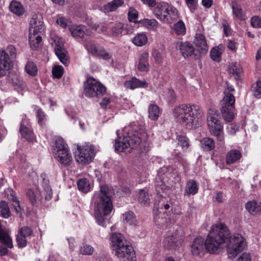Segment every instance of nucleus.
Listing matches in <instances>:
<instances>
[{
    "instance_id": "f257e3e1",
    "label": "nucleus",
    "mask_w": 261,
    "mask_h": 261,
    "mask_svg": "<svg viewBox=\"0 0 261 261\" xmlns=\"http://www.w3.org/2000/svg\"><path fill=\"white\" fill-rule=\"evenodd\" d=\"M205 250L211 254H216L225 247L228 253L236 256L245 247L243 237L240 234L232 236L227 226L222 223L214 225L205 240Z\"/></svg>"
},
{
    "instance_id": "f03ea898",
    "label": "nucleus",
    "mask_w": 261,
    "mask_h": 261,
    "mask_svg": "<svg viewBox=\"0 0 261 261\" xmlns=\"http://www.w3.org/2000/svg\"><path fill=\"white\" fill-rule=\"evenodd\" d=\"M174 116L180 123L185 125L188 129H195L198 119L201 117L202 111L195 105L182 104L176 107L173 110Z\"/></svg>"
},
{
    "instance_id": "7ed1b4c3",
    "label": "nucleus",
    "mask_w": 261,
    "mask_h": 261,
    "mask_svg": "<svg viewBox=\"0 0 261 261\" xmlns=\"http://www.w3.org/2000/svg\"><path fill=\"white\" fill-rule=\"evenodd\" d=\"M109 187L107 185L100 186L99 196L95 204V217L97 223L106 227V216L109 215L113 208Z\"/></svg>"
},
{
    "instance_id": "20e7f679",
    "label": "nucleus",
    "mask_w": 261,
    "mask_h": 261,
    "mask_svg": "<svg viewBox=\"0 0 261 261\" xmlns=\"http://www.w3.org/2000/svg\"><path fill=\"white\" fill-rule=\"evenodd\" d=\"M134 129L123 138L118 137L115 139L114 147L117 152L124 151L128 148H137L142 141L146 140L147 134L143 126L138 125Z\"/></svg>"
},
{
    "instance_id": "39448f33",
    "label": "nucleus",
    "mask_w": 261,
    "mask_h": 261,
    "mask_svg": "<svg viewBox=\"0 0 261 261\" xmlns=\"http://www.w3.org/2000/svg\"><path fill=\"white\" fill-rule=\"evenodd\" d=\"M111 241L113 247V253L119 259H133L134 251L132 246L129 245L121 233H113ZM125 261V260L124 259Z\"/></svg>"
},
{
    "instance_id": "423d86ee",
    "label": "nucleus",
    "mask_w": 261,
    "mask_h": 261,
    "mask_svg": "<svg viewBox=\"0 0 261 261\" xmlns=\"http://www.w3.org/2000/svg\"><path fill=\"white\" fill-rule=\"evenodd\" d=\"M176 172L169 166H164L158 170V177L156 178L155 185V189L158 195L163 197L161 193L166 192L172 187L170 178Z\"/></svg>"
},
{
    "instance_id": "0eeeda50",
    "label": "nucleus",
    "mask_w": 261,
    "mask_h": 261,
    "mask_svg": "<svg viewBox=\"0 0 261 261\" xmlns=\"http://www.w3.org/2000/svg\"><path fill=\"white\" fill-rule=\"evenodd\" d=\"M221 117L218 111L210 109L207 113V121L211 134L216 136L218 141L224 142L223 126L220 122Z\"/></svg>"
},
{
    "instance_id": "6e6552de",
    "label": "nucleus",
    "mask_w": 261,
    "mask_h": 261,
    "mask_svg": "<svg viewBox=\"0 0 261 261\" xmlns=\"http://www.w3.org/2000/svg\"><path fill=\"white\" fill-rule=\"evenodd\" d=\"M227 89L224 92V97L221 101V111L224 119L227 122H231L234 118L235 98L230 92L234 89L229 85L227 86Z\"/></svg>"
},
{
    "instance_id": "1a4fd4ad",
    "label": "nucleus",
    "mask_w": 261,
    "mask_h": 261,
    "mask_svg": "<svg viewBox=\"0 0 261 261\" xmlns=\"http://www.w3.org/2000/svg\"><path fill=\"white\" fill-rule=\"evenodd\" d=\"M106 91V87L93 77H89L84 82V93L86 97L99 98Z\"/></svg>"
},
{
    "instance_id": "9d476101",
    "label": "nucleus",
    "mask_w": 261,
    "mask_h": 261,
    "mask_svg": "<svg viewBox=\"0 0 261 261\" xmlns=\"http://www.w3.org/2000/svg\"><path fill=\"white\" fill-rule=\"evenodd\" d=\"M15 57V48L11 45L7 49L0 50V78L6 75L13 66V59Z\"/></svg>"
},
{
    "instance_id": "9b49d317",
    "label": "nucleus",
    "mask_w": 261,
    "mask_h": 261,
    "mask_svg": "<svg viewBox=\"0 0 261 261\" xmlns=\"http://www.w3.org/2000/svg\"><path fill=\"white\" fill-rule=\"evenodd\" d=\"M77 148L79 153L75 155L77 162L82 165L90 163L95 155L94 146L87 144L82 148Z\"/></svg>"
},
{
    "instance_id": "f8f14e48",
    "label": "nucleus",
    "mask_w": 261,
    "mask_h": 261,
    "mask_svg": "<svg viewBox=\"0 0 261 261\" xmlns=\"http://www.w3.org/2000/svg\"><path fill=\"white\" fill-rule=\"evenodd\" d=\"M84 45L88 51L94 57L108 60L112 56V54L107 52L103 47H97L91 42L85 40Z\"/></svg>"
},
{
    "instance_id": "ddd939ff",
    "label": "nucleus",
    "mask_w": 261,
    "mask_h": 261,
    "mask_svg": "<svg viewBox=\"0 0 261 261\" xmlns=\"http://www.w3.org/2000/svg\"><path fill=\"white\" fill-rule=\"evenodd\" d=\"M55 50L56 55L61 63L67 66L69 63V60L67 56V51L64 47L62 40L60 38H57V39L55 40Z\"/></svg>"
},
{
    "instance_id": "4468645a",
    "label": "nucleus",
    "mask_w": 261,
    "mask_h": 261,
    "mask_svg": "<svg viewBox=\"0 0 261 261\" xmlns=\"http://www.w3.org/2000/svg\"><path fill=\"white\" fill-rule=\"evenodd\" d=\"M182 241L180 237L172 234L165 238L164 245L167 250L176 249L181 245Z\"/></svg>"
},
{
    "instance_id": "2eb2a0df",
    "label": "nucleus",
    "mask_w": 261,
    "mask_h": 261,
    "mask_svg": "<svg viewBox=\"0 0 261 261\" xmlns=\"http://www.w3.org/2000/svg\"><path fill=\"white\" fill-rule=\"evenodd\" d=\"M205 249V243L203 238L199 237L195 239L191 245V253L193 255L203 254Z\"/></svg>"
},
{
    "instance_id": "dca6fc26",
    "label": "nucleus",
    "mask_w": 261,
    "mask_h": 261,
    "mask_svg": "<svg viewBox=\"0 0 261 261\" xmlns=\"http://www.w3.org/2000/svg\"><path fill=\"white\" fill-rule=\"evenodd\" d=\"M30 32L42 34L44 31L43 17H32L30 21Z\"/></svg>"
},
{
    "instance_id": "f3484780",
    "label": "nucleus",
    "mask_w": 261,
    "mask_h": 261,
    "mask_svg": "<svg viewBox=\"0 0 261 261\" xmlns=\"http://www.w3.org/2000/svg\"><path fill=\"white\" fill-rule=\"evenodd\" d=\"M176 48L180 50L181 55L185 57L191 56L194 51L193 46L188 42H177L176 43Z\"/></svg>"
},
{
    "instance_id": "a211bd4d",
    "label": "nucleus",
    "mask_w": 261,
    "mask_h": 261,
    "mask_svg": "<svg viewBox=\"0 0 261 261\" xmlns=\"http://www.w3.org/2000/svg\"><path fill=\"white\" fill-rule=\"evenodd\" d=\"M27 195L33 205L37 206L41 203L42 199V194L38 189L35 190L29 189L27 192Z\"/></svg>"
},
{
    "instance_id": "6ab92c4d",
    "label": "nucleus",
    "mask_w": 261,
    "mask_h": 261,
    "mask_svg": "<svg viewBox=\"0 0 261 261\" xmlns=\"http://www.w3.org/2000/svg\"><path fill=\"white\" fill-rule=\"evenodd\" d=\"M41 35L42 34L30 32L29 43L32 49L36 50L40 47L42 42Z\"/></svg>"
},
{
    "instance_id": "aec40b11",
    "label": "nucleus",
    "mask_w": 261,
    "mask_h": 261,
    "mask_svg": "<svg viewBox=\"0 0 261 261\" xmlns=\"http://www.w3.org/2000/svg\"><path fill=\"white\" fill-rule=\"evenodd\" d=\"M55 157L59 162L66 166L69 165L72 160L68 148L55 153Z\"/></svg>"
},
{
    "instance_id": "412c9836",
    "label": "nucleus",
    "mask_w": 261,
    "mask_h": 261,
    "mask_svg": "<svg viewBox=\"0 0 261 261\" xmlns=\"http://www.w3.org/2000/svg\"><path fill=\"white\" fill-rule=\"evenodd\" d=\"M138 17H128L130 22H133L135 24L140 23L144 26L149 29H153L157 26L158 22L155 19H147L145 18L138 20Z\"/></svg>"
},
{
    "instance_id": "4be33fe9",
    "label": "nucleus",
    "mask_w": 261,
    "mask_h": 261,
    "mask_svg": "<svg viewBox=\"0 0 261 261\" xmlns=\"http://www.w3.org/2000/svg\"><path fill=\"white\" fill-rule=\"evenodd\" d=\"M149 54L144 52L141 54L137 66L138 69L140 71L148 72L149 70Z\"/></svg>"
},
{
    "instance_id": "5701e85b",
    "label": "nucleus",
    "mask_w": 261,
    "mask_h": 261,
    "mask_svg": "<svg viewBox=\"0 0 261 261\" xmlns=\"http://www.w3.org/2000/svg\"><path fill=\"white\" fill-rule=\"evenodd\" d=\"M198 189L199 186L198 182L194 179H190L186 183L184 191V195L188 196L194 195L198 193Z\"/></svg>"
},
{
    "instance_id": "b1692460",
    "label": "nucleus",
    "mask_w": 261,
    "mask_h": 261,
    "mask_svg": "<svg viewBox=\"0 0 261 261\" xmlns=\"http://www.w3.org/2000/svg\"><path fill=\"white\" fill-rule=\"evenodd\" d=\"M0 242L4 245L8 247L9 248L13 247L12 239L10 238L8 233L5 230V227L2 224L0 221Z\"/></svg>"
},
{
    "instance_id": "393cba45",
    "label": "nucleus",
    "mask_w": 261,
    "mask_h": 261,
    "mask_svg": "<svg viewBox=\"0 0 261 261\" xmlns=\"http://www.w3.org/2000/svg\"><path fill=\"white\" fill-rule=\"evenodd\" d=\"M242 157L241 151L237 149L229 151L226 155V163L230 165L239 161Z\"/></svg>"
},
{
    "instance_id": "a878e982",
    "label": "nucleus",
    "mask_w": 261,
    "mask_h": 261,
    "mask_svg": "<svg viewBox=\"0 0 261 261\" xmlns=\"http://www.w3.org/2000/svg\"><path fill=\"white\" fill-rule=\"evenodd\" d=\"M246 208L252 215H256L261 213V203L256 201H250L246 204Z\"/></svg>"
},
{
    "instance_id": "bb28decb",
    "label": "nucleus",
    "mask_w": 261,
    "mask_h": 261,
    "mask_svg": "<svg viewBox=\"0 0 261 261\" xmlns=\"http://www.w3.org/2000/svg\"><path fill=\"white\" fill-rule=\"evenodd\" d=\"M10 11L14 14L21 16L23 15L25 12L24 8L22 5L19 2L13 0L11 2L9 5Z\"/></svg>"
},
{
    "instance_id": "cd10ccee",
    "label": "nucleus",
    "mask_w": 261,
    "mask_h": 261,
    "mask_svg": "<svg viewBox=\"0 0 261 261\" xmlns=\"http://www.w3.org/2000/svg\"><path fill=\"white\" fill-rule=\"evenodd\" d=\"M194 43L202 50L206 52L208 49L205 38L202 34H196L195 37Z\"/></svg>"
},
{
    "instance_id": "c85d7f7f",
    "label": "nucleus",
    "mask_w": 261,
    "mask_h": 261,
    "mask_svg": "<svg viewBox=\"0 0 261 261\" xmlns=\"http://www.w3.org/2000/svg\"><path fill=\"white\" fill-rule=\"evenodd\" d=\"M125 85L127 88L133 89L138 87L145 88L148 86V84L145 81L140 80L136 77H133L131 80L126 82Z\"/></svg>"
},
{
    "instance_id": "c756f323",
    "label": "nucleus",
    "mask_w": 261,
    "mask_h": 261,
    "mask_svg": "<svg viewBox=\"0 0 261 261\" xmlns=\"http://www.w3.org/2000/svg\"><path fill=\"white\" fill-rule=\"evenodd\" d=\"M138 200L142 205H149L150 198L147 191L145 189H140L138 192Z\"/></svg>"
},
{
    "instance_id": "7c9ffc66",
    "label": "nucleus",
    "mask_w": 261,
    "mask_h": 261,
    "mask_svg": "<svg viewBox=\"0 0 261 261\" xmlns=\"http://www.w3.org/2000/svg\"><path fill=\"white\" fill-rule=\"evenodd\" d=\"M124 3L123 0H113L104 6L105 12H109L116 10Z\"/></svg>"
},
{
    "instance_id": "2f4dec72",
    "label": "nucleus",
    "mask_w": 261,
    "mask_h": 261,
    "mask_svg": "<svg viewBox=\"0 0 261 261\" xmlns=\"http://www.w3.org/2000/svg\"><path fill=\"white\" fill-rule=\"evenodd\" d=\"M202 148L206 151H210L214 149L215 147V143L214 140L208 137L203 138L201 140Z\"/></svg>"
},
{
    "instance_id": "473e14b6",
    "label": "nucleus",
    "mask_w": 261,
    "mask_h": 261,
    "mask_svg": "<svg viewBox=\"0 0 261 261\" xmlns=\"http://www.w3.org/2000/svg\"><path fill=\"white\" fill-rule=\"evenodd\" d=\"M45 175L42 174L41 177L43 180V186L44 189L45 199L47 200H49L52 197V190L50 187L49 186V181L48 179H46L44 177Z\"/></svg>"
},
{
    "instance_id": "72a5a7b5",
    "label": "nucleus",
    "mask_w": 261,
    "mask_h": 261,
    "mask_svg": "<svg viewBox=\"0 0 261 261\" xmlns=\"http://www.w3.org/2000/svg\"><path fill=\"white\" fill-rule=\"evenodd\" d=\"M0 216L4 218H8L10 216V210L8 204L4 200L0 201Z\"/></svg>"
},
{
    "instance_id": "f704fd0d",
    "label": "nucleus",
    "mask_w": 261,
    "mask_h": 261,
    "mask_svg": "<svg viewBox=\"0 0 261 261\" xmlns=\"http://www.w3.org/2000/svg\"><path fill=\"white\" fill-rule=\"evenodd\" d=\"M77 184L79 190L83 192L87 193L90 189L89 181L85 178L79 179Z\"/></svg>"
},
{
    "instance_id": "c9c22d12",
    "label": "nucleus",
    "mask_w": 261,
    "mask_h": 261,
    "mask_svg": "<svg viewBox=\"0 0 261 261\" xmlns=\"http://www.w3.org/2000/svg\"><path fill=\"white\" fill-rule=\"evenodd\" d=\"M72 36L74 38H82L85 34L83 28L81 26H71L69 28Z\"/></svg>"
},
{
    "instance_id": "e433bc0d",
    "label": "nucleus",
    "mask_w": 261,
    "mask_h": 261,
    "mask_svg": "<svg viewBox=\"0 0 261 261\" xmlns=\"http://www.w3.org/2000/svg\"><path fill=\"white\" fill-rule=\"evenodd\" d=\"M19 131L22 137L24 138L27 140L31 141L33 140V133L27 127L21 125L20 127Z\"/></svg>"
},
{
    "instance_id": "4c0bfd02",
    "label": "nucleus",
    "mask_w": 261,
    "mask_h": 261,
    "mask_svg": "<svg viewBox=\"0 0 261 261\" xmlns=\"http://www.w3.org/2000/svg\"><path fill=\"white\" fill-rule=\"evenodd\" d=\"M147 38L144 33L137 34L133 39V42L137 46H142L146 44Z\"/></svg>"
},
{
    "instance_id": "58836bf2",
    "label": "nucleus",
    "mask_w": 261,
    "mask_h": 261,
    "mask_svg": "<svg viewBox=\"0 0 261 261\" xmlns=\"http://www.w3.org/2000/svg\"><path fill=\"white\" fill-rule=\"evenodd\" d=\"M160 110L156 105H151L148 109L149 117L152 120H156L159 118Z\"/></svg>"
},
{
    "instance_id": "ea45409f",
    "label": "nucleus",
    "mask_w": 261,
    "mask_h": 261,
    "mask_svg": "<svg viewBox=\"0 0 261 261\" xmlns=\"http://www.w3.org/2000/svg\"><path fill=\"white\" fill-rule=\"evenodd\" d=\"M67 148H68L67 144L65 143L63 138H58L56 139L54 148L55 153Z\"/></svg>"
},
{
    "instance_id": "a19ab883",
    "label": "nucleus",
    "mask_w": 261,
    "mask_h": 261,
    "mask_svg": "<svg viewBox=\"0 0 261 261\" xmlns=\"http://www.w3.org/2000/svg\"><path fill=\"white\" fill-rule=\"evenodd\" d=\"M124 31V24L122 23H117L111 29V33L109 35L112 37H117L121 35Z\"/></svg>"
},
{
    "instance_id": "79ce46f5",
    "label": "nucleus",
    "mask_w": 261,
    "mask_h": 261,
    "mask_svg": "<svg viewBox=\"0 0 261 261\" xmlns=\"http://www.w3.org/2000/svg\"><path fill=\"white\" fill-rule=\"evenodd\" d=\"M221 54L220 46H218L212 48L210 53V56L213 61L220 62L221 60Z\"/></svg>"
},
{
    "instance_id": "37998d69",
    "label": "nucleus",
    "mask_w": 261,
    "mask_h": 261,
    "mask_svg": "<svg viewBox=\"0 0 261 261\" xmlns=\"http://www.w3.org/2000/svg\"><path fill=\"white\" fill-rule=\"evenodd\" d=\"M239 66V65L237 63H232L229 69L230 74H232L236 80L239 79L240 74L242 71V69Z\"/></svg>"
},
{
    "instance_id": "c03bdc74",
    "label": "nucleus",
    "mask_w": 261,
    "mask_h": 261,
    "mask_svg": "<svg viewBox=\"0 0 261 261\" xmlns=\"http://www.w3.org/2000/svg\"><path fill=\"white\" fill-rule=\"evenodd\" d=\"M173 29L177 35H184L186 34V28L182 21L179 20L174 24Z\"/></svg>"
},
{
    "instance_id": "a18cd8bd",
    "label": "nucleus",
    "mask_w": 261,
    "mask_h": 261,
    "mask_svg": "<svg viewBox=\"0 0 261 261\" xmlns=\"http://www.w3.org/2000/svg\"><path fill=\"white\" fill-rule=\"evenodd\" d=\"M25 69L27 73L31 76H35L37 73V66L33 62L29 61L25 66Z\"/></svg>"
},
{
    "instance_id": "49530a36",
    "label": "nucleus",
    "mask_w": 261,
    "mask_h": 261,
    "mask_svg": "<svg viewBox=\"0 0 261 261\" xmlns=\"http://www.w3.org/2000/svg\"><path fill=\"white\" fill-rule=\"evenodd\" d=\"M167 3L158 4L154 11L156 16H160L163 13H166L167 10H165V8H167Z\"/></svg>"
},
{
    "instance_id": "de8ad7c7",
    "label": "nucleus",
    "mask_w": 261,
    "mask_h": 261,
    "mask_svg": "<svg viewBox=\"0 0 261 261\" xmlns=\"http://www.w3.org/2000/svg\"><path fill=\"white\" fill-rule=\"evenodd\" d=\"M177 139L178 140V144L183 149H187L189 146V140L186 136L180 135L178 136Z\"/></svg>"
},
{
    "instance_id": "09e8293b",
    "label": "nucleus",
    "mask_w": 261,
    "mask_h": 261,
    "mask_svg": "<svg viewBox=\"0 0 261 261\" xmlns=\"http://www.w3.org/2000/svg\"><path fill=\"white\" fill-rule=\"evenodd\" d=\"M123 220L129 224L131 225L136 222V218L134 216V213L129 211L123 215Z\"/></svg>"
},
{
    "instance_id": "8fccbe9b",
    "label": "nucleus",
    "mask_w": 261,
    "mask_h": 261,
    "mask_svg": "<svg viewBox=\"0 0 261 261\" xmlns=\"http://www.w3.org/2000/svg\"><path fill=\"white\" fill-rule=\"evenodd\" d=\"M64 69L62 66L56 65L54 66L52 70L53 76L57 79H60L63 74Z\"/></svg>"
},
{
    "instance_id": "3c124183",
    "label": "nucleus",
    "mask_w": 261,
    "mask_h": 261,
    "mask_svg": "<svg viewBox=\"0 0 261 261\" xmlns=\"http://www.w3.org/2000/svg\"><path fill=\"white\" fill-rule=\"evenodd\" d=\"M156 63L161 64L163 63L164 57L162 54L158 50H154L152 53Z\"/></svg>"
},
{
    "instance_id": "603ef678",
    "label": "nucleus",
    "mask_w": 261,
    "mask_h": 261,
    "mask_svg": "<svg viewBox=\"0 0 261 261\" xmlns=\"http://www.w3.org/2000/svg\"><path fill=\"white\" fill-rule=\"evenodd\" d=\"M94 251L93 248L89 245H83L80 249V252L84 255H91Z\"/></svg>"
},
{
    "instance_id": "864d4df0",
    "label": "nucleus",
    "mask_w": 261,
    "mask_h": 261,
    "mask_svg": "<svg viewBox=\"0 0 261 261\" xmlns=\"http://www.w3.org/2000/svg\"><path fill=\"white\" fill-rule=\"evenodd\" d=\"M17 242L18 245L20 248H23L26 246L27 244V238L24 236H22L20 233H18L17 236Z\"/></svg>"
},
{
    "instance_id": "5fc2aeb1",
    "label": "nucleus",
    "mask_w": 261,
    "mask_h": 261,
    "mask_svg": "<svg viewBox=\"0 0 261 261\" xmlns=\"http://www.w3.org/2000/svg\"><path fill=\"white\" fill-rule=\"evenodd\" d=\"M33 232V231L31 227L29 226H24L20 228L18 233L27 238L31 236Z\"/></svg>"
},
{
    "instance_id": "6e6d98bb",
    "label": "nucleus",
    "mask_w": 261,
    "mask_h": 261,
    "mask_svg": "<svg viewBox=\"0 0 261 261\" xmlns=\"http://www.w3.org/2000/svg\"><path fill=\"white\" fill-rule=\"evenodd\" d=\"M37 117L38 119V123L42 125L43 121L45 120V115L44 112L40 108L36 109Z\"/></svg>"
},
{
    "instance_id": "4d7b16f0",
    "label": "nucleus",
    "mask_w": 261,
    "mask_h": 261,
    "mask_svg": "<svg viewBox=\"0 0 261 261\" xmlns=\"http://www.w3.org/2000/svg\"><path fill=\"white\" fill-rule=\"evenodd\" d=\"M57 23L62 27L63 28H66L67 26L69 27V28H70V22L69 20L66 19V17H59L57 20Z\"/></svg>"
},
{
    "instance_id": "13d9d810",
    "label": "nucleus",
    "mask_w": 261,
    "mask_h": 261,
    "mask_svg": "<svg viewBox=\"0 0 261 261\" xmlns=\"http://www.w3.org/2000/svg\"><path fill=\"white\" fill-rule=\"evenodd\" d=\"M165 9V10H167L166 13V14H163V16H167V15L175 16L178 14L177 10L175 7L169 5L168 4L167 5V8Z\"/></svg>"
},
{
    "instance_id": "bf43d9fd",
    "label": "nucleus",
    "mask_w": 261,
    "mask_h": 261,
    "mask_svg": "<svg viewBox=\"0 0 261 261\" xmlns=\"http://www.w3.org/2000/svg\"><path fill=\"white\" fill-rule=\"evenodd\" d=\"M232 9L233 13L236 16H242L243 15L242 8L236 3L232 4Z\"/></svg>"
},
{
    "instance_id": "052dcab7",
    "label": "nucleus",
    "mask_w": 261,
    "mask_h": 261,
    "mask_svg": "<svg viewBox=\"0 0 261 261\" xmlns=\"http://www.w3.org/2000/svg\"><path fill=\"white\" fill-rule=\"evenodd\" d=\"M254 95L255 96L259 98L261 97V81L256 82L255 87L254 88Z\"/></svg>"
},
{
    "instance_id": "680f3d73",
    "label": "nucleus",
    "mask_w": 261,
    "mask_h": 261,
    "mask_svg": "<svg viewBox=\"0 0 261 261\" xmlns=\"http://www.w3.org/2000/svg\"><path fill=\"white\" fill-rule=\"evenodd\" d=\"M11 198H9L11 199L13 202V205L15 208V211L17 213H21V208L19 204V202L18 200L17 199L16 197L11 196Z\"/></svg>"
},
{
    "instance_id": "e2e57ef3",
    "label": "nucleus",
    "mask_w": 261,
    "mask_h": 261,
    "mask_svg": "<svg viewBox=\"0 0 261 261\" xmlns=\"http://www.w3.org/2000/svg\"><path fill=\"white\" fill-rule=\"evenodd\" d=\"M222 23L223 28V32L225 35L227 36L230 35L231 34V29L228 22L225 19H223Z\"/></svg>"
},
{
    "instance_id": "0e129e2a",
    "label": "nucleus",
    "mask_w": 261,
    "mask_h": 261,
    "mask_svg": "<svg viewBox=\"0 0 261 261\" xmlns=\"http://www.w3.org/2000/svg\"><path fill=\"white\" fill-rule=\"evenodd\" d=\"M251 24L254 28H261V17H251Z\"/></svg>"
},
{
    "instance_id": "69168bd1",
    "label": "nucleus",
    "mask_w": 261,
    "mask_h": 261,
    "mask_svg": "<svg viewBox=\"0 0 261 261\" xmlns=\"http://www.w3.org/2000/svg\"><path fill=\"white\" fill-rule=\"evenodd\" d=\"M85 21L87 25L91 28L92 29L97 30L99 27V24L94 23L91 17H86Z\"/></svg>"
},
{
    "instance_id": "338daca9",
    "label": "nucleus",
    "mask_w": 261,
    "mask_h": 261,
    "mask_svg": "<svg viewBox=\"0 0 261 261\" xmlns=\"http://www.w3.org/2000/svg\"><path fill=\"white\" fill-rule=\"evenodd\" d=\"M165 198L162 197L161 199V200L159 201V204L160 205L159 206L162 208L164 207L166 210H167L169 209L170 207V203H165Z\"/></svg>"
},
{
    "instance_id": "774afa93",
    "label": "nucleus",
    "mask_w": 261,
    "mask_h": 261,
    "mask_svg": "<svg viewBox=\"0 0 261 261\" xmlns=\"http://www.w3.org/2000/svg\"><path fill=\"white\" fill-rule=\"evenodd\" d=\"M238 261H251V256L248 253H243L238 258Z\"/></svg>"
}]
</instances>
